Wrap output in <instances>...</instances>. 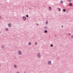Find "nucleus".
Returning a JSON list of instances; mask_svg holds the SVG:
<instances>
[{
    "mask_svg": "<svg viewBox=\"0 0 73 73\" xmlns=\"http://www.w3.org/2000/svg\"><path fill=\"white\" fill-rule=\"evenodd\" d=\"M48 64L49 65H50V64H51V62L49 61L48 62Z\"/></svg>",
    "mask_w": 73,
    "mask_h": 73,
    "instance_id": "2",
    "label": "nucleus"
},
{
    "mask_svg": "<svg viewBox=\"0 0 73 73\" xmlns=\"http://www.w3.org/2000/svg\"><path fill=\"white\" fill-rule=\"evenodd\" d=\"M48 22H46V24H48Z\"/></svg>",
    "mask_w": 73,
    "mask_h": 73,
    "instance_id": "16",
    "label": "nucleus"
},
{
    "mask_svg": "<svg viewBox=\"0 0 73 73\" xmlns=\"http://www.w3.org/2000/svg\"><path fill=\"white\" fill-rule=\"evenodd\" d=\"M60 3L61 4H62V3H63V1H61L60 2Z\"/></svg>",
    "mask_w": 73,
    "mask_h": 73,
    "instance_id": "7",
    "label": "nucleus"
},
{
    "mask_svg": "<svg viewBox=\"0 0 73 73\" xmlns=\"http://www.w3.org/2000/svg\"><path fill=\"white\" fill-rule=\"evenodd\" d=\"M6 31H8V29H6Z\"/></svg>",
    "mask_w": 73,
    "mask_h": 73,
    "instance_id": "14",
    "label": "nucleus"
},
{
    "mask_svg": "<svg viewBox=\"0 0 73 73\" xmlns=\"http://www.w3.org/2000/svg\"><path fill=\"white\" fill-rule=\"evenodd\" d=\"M58 10H59V11H61V9L59 8Z\"/></svg>",
    "mask_w": 73,
    "mask_h": 73,
    "instance_id": "13",
    "label": "nucleus"
},
{
    "mask_svg": "<svg viewBox=\"0 0 73 73\" xmlns=\"http://www.w3.org/2000/svg\"><path fill=\"white\" fill-rule=\"evenodd\" d=\"M44 32H45V33H47V31L46 30L44 31Z\"/></svg>",
    "mask_w": 73,
    "mask_h": 73,
    "instance_id": "11",
    "label": "nucleus"
},
{
    "mask_svg": "<svg viewBox=\"0 0 73 73\" xmlns=\"http://www.w3.org/2000/svg\"><path fill=\"white\" fill-rule=\"evenodd\" d=\"M31 42H29V45H31Z\"/></svg>",
    "mask_w": 73,
    "mask_h": 73,
    "instance_id": "12",
    "label": "nucleus"
},
{
    "mask_svg": "<svg viewBox=\"0 0 73 73\" xmlns=\"http://www.w3.org/2000/svg\"><path fill=\"white\" fill-rule=\"evenodd\" d=\"M69 35H70V34H69Z\"/></svg>",
    "mask_w": 73,
    "mask_h": 73,
    "instance_id": "24",
    "label": "nucleus"
},
{
    "mask_svg": "<svg viewBox=\"0 0 73 73\" xmlns=\"http://www.w3.org/2000/svg\"><path fill=\"white\" fill-rule=\"evenodd\" d=\"M49 10H52V8H51V7H49Z\"/></svg>",
    "mask_w": 73,
    "mask_h": 73,
    "instance_id": "8",
    "label": "nucleus"
},
{
    "mask_svg": "<svg viewBox=\"0 0 73 73\" xmlns=\"http://www.w3.org/2000/svg\"><path fill=\"white\" fill-rule=\"evenodd\" d=\"M68 0V1L70 2V1L71 0Z\"/></svg>",
    "mask_w": 73,
    "mask_h": 73,
    "instance_id": "19",
    "label": "nucleus"
},
{
    "mask_svg": "<svg viewBox=\"0 0 73 73\" xmlns=\"http://www.w3.org/2000/svg\"><path fill=\"white\" fill-rule=\"evenodd\" d=\"M14 66L15 68H17V66H16V65H14Z\"/></svg>",
    "mask_w": 73,
    "mask_h": 73,
    "instance_id": "9",
    "label": "nucleus"
},
{
    "mask_svg": "<svg viewBox=\"0 0 73 73\" xmlns=\"http://www.w3.org/2000/svg\"><path fill=\"white\" fill-rule=\"evenodd\" d=\"M35 45H37V43L36 42L35 43Z\"/></svg>",
    "mask_w": 73,
    "mask_h": 73,
    "instance_id": "17",
    "label": "nucleus"
},
{
    "mask_svg": "<svg viewBox=\"0 0 73 73\" xmlns=\"http://www.w3.org/2000/svg\"><path fill=\"white\" fill-rule=\"evenodd\" d=\"M9 27H11V25L10 24H9Z\"/></svg>",
    "mask_w": 73,
    "mask_h": 73,
    "instance_id": "5",
    "label": "nucleus"
},
{
    "mask_svg": "<svg viewBox=\"0 0 73 73\" xmlns=\"http://www.w3.org/2000/svg\"><path fill=\"white\" fill-rule=\"evenodd\" d=\"M2 48H4V46H2Z\"/></svg>",
    "mask_w": 73,
    "mask_h": 73,
    "instance_id": "20",
    "label": "nucleus"
},
{
    "mask_svg": "<svg viewBox=\"0 0 73 73\" xmlns=\"http://www.w3.org/2000/svg\"><path fill=\"white\" fill-rule=\"evenodd\" d=\"M38 57H40V53H38Z\"/></svg>",
    "mask_w": 73,
    "mask_h": 73,
    "instance_id": "6",
    "label": "nucleus"
},
{
    "mask_svg": "<svg viewBox=\"0 0 73 73\" xmlns=\"http://www.w3.org/2000/svg\"><path fill=\"white\" fill-rule=\"evenodd\" d=\"M26 19L27 18L25 17H23V19L24 20H26Z\"/></svg>",
    "mask_w": 73,
    "mask_h": 73,
    "instance_id": "3",
    "label": "nucleus"
},
{
    "mask_svg": "<svg viewBox=\"0 0 73 73\" xmlns=\"http://www.w3.org/2000/svg\"><path fill=\"white\" fill-rule=\"evenodd\" d=\"M62 27L63 28V26H62Z\"/></svg>",
    "mask_w": 73,
    "mask_h": 73,
    "instance_id": "23",
    "label": "nucleus"
},
{
    "mask_svg": "<svg viewBox=\"0 0 73 73\" xmlns=\"http://www.w3.org/2000/svg\"><path fill=\"white\" fill-rule=\"evenodd\" d=\"M70 6H72V3H70L69 4Z\"/></svg>",
    "mask_w": 73,
    "mask_h": 73,
    "instance_id": "4",
    "label": "nucleus"
},
{
    "mask_svg": "<svg viewBox=\"0 0 73 73\" xmlns=\"http://www.w3.org/2000/svg\"><path fill=\"white\" fill-rule=\"evenodd\" d=\"M17 73H19V72H17Z\"/></svg>",
    "mask_w": 73,
    "mask_h": 73,
    "instance_id": "25",
    "label": "nucleus"
},
{
    "mask_svg": "<svg viewBox=\"0 0 73 73\" xmlns=\"http://www.w3.org/2000/svg\"><path fill=\"white\" fill-rule=\"evenodd\" d=\"M37 25H38V24L37 23Z\"/></svg>",
    "mask_w": 73,
    "mask_h": 73,
    "instance_id": "22",
    "label": "nucleus"
},
{
    "mask_svg": "<svg viewBox=\"0 0 73 73\" xmlns=\"http://www.w3.org/2000/svg\"><path fill=\"white\" fill-rule=\"evenodd\" d=\"M1 18V17L0 16V19Z\"/></svg>",
    "mask_w": 73,
    "mask_h": 73,
    "instance_id": "26",
    "label": "nucleus"
},
{
    "mask_svg": "<svg viewBox=\"0 0 73 73\" xmlns=\"http://www.w3.org/2000/svg\"><path fill=\"white\" fill-rule=\"evenodd\" d=\"M63 12H65L66 11V10H65V9H63Z\"/></svg>",
    "mask_w": 73,
    "mask_h": 73,
    "instance_id": "10",
    "label": "nucleus"
},
{
    "mask_svg": "<svg viewBox=\"0 0 73 73\" xmlns=\"http://www.w3.org/2000/svg\"><path fill=\"white\" fill-rule=\"evenodd\" d=\"M29 16L28 15H26V17H28Z\"/></svg>",
    "mask_w": 73,
    "mask_h": 73,
    "instance_id": "15",
    "label": "nucleus"
},
{
    "mask_svg": "<svg viewBox=\"0 0 73 73\" xmlns=\"http://www.w3.org/2000/svg\"><path fill=\"white\" fill-rule=\"evenodd\" d=\"M71 37H72V38H73V36H71Z\"/></svg>",
    "mask_w": 73,
    "mask_h": 73,
    "instance_id": "21",
    "label": "nucleus"
},
{
    "mask_svg": "<svg viewBox=\"0 0 73 73\" xmlns=\"http://www.w3.org/2000/svg\"><path fill=\"white\" fill-rule=\"evenodd\" d=\"M18 53L19 54H20V55H21V52L20 51H19Z\"/></svg>",
    "mask_w": 73,
    "mask_h": 73,
    "instance_id": "1",
    "label": "nucleus"
},
{
    "mask_svg": "<svg viewBox=\"0 0 73 73\" xmlns=\"http://www.w3.org/2000/svg\"><path fill=\"white\" fill-rule=\"evenodd\" d=\"M50 46H51V47H52V46H53V44H51Z\"/></svg>",
    "mask_w": 73,
    "mask_h": 73,
    "instance_id": "18",
    "label": "nucleus"
}]
</instances>
